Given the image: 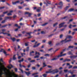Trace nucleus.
I'll list each match as a JSON object with an SVG mask.
<instances>
[{
    "mask_svg": "<svg viewBox=\"0 0 77 77\" xmlns=\"http://www.w3.org/2000/svg\"><path fill=\"white\" fill-rule=\"evenodd\" d=\"M51 69H49V71H46L45 73L46 74H49L50 73H52V74H55V73H57L59 72V70L57 69H56L52 71H51Z\"/></svg>",
    "mask_w": 77,
    "mask_h": 77,
    "instance_id": "nucleus-1",
    "label": "nucleus"
},
{
    "mask_svg": "<svg viewBox=\"0 0 77 77\" xmlns=\"http://www.w3.org/2000/svg\"><path fill=\"white\" fill-rule=\"evenodd\" d=\"M66 39H67V38H66L64 40L61 41L60 42L61 43H62V44H64V43H66V42H69L70 41H71V39L66 41Z\"/></svg>",
    "mask_w": 77,
    "mask_h": 77,
    "instance_id": "nucleus-2",
    "label": "nucleus"
},
{
    "mask_svg": "<svg viewBox=\"0 0 77 77\" xmlns=\"http://www.w3.org/2000/svg\"><path fill=\"white\" fill-rule=\"evenodd\" d=\"M72 11L77 12V9L74 10V9L73 8H71L68 10V12H72Z\"/></svg>",
    "mask_w": 77,
    "mask_h": 77,
    "instance_id": "nucleus-3",
    "label": "nucleus"
},
{
    "mask_svg": "<svg viewBox=\"0 0 77 77\" xmlns=\"http://www.w3.org/2000/svg\"><path fill=\"white\" fill-rule=\"evenodd\" d=\"M65 22H63L62 23H60L59 25V27H58V28H61V27H63V25L65 24Z\"/></svg>",
    "mask_w": 77,
    "mask_h": 77,
    "instance_id": "nucleus-4",
    "label": "nucleus"
},
{
    "mask_svg": "<svg viewBox=\"0 0 77 77\" xmlns=\"http://www.w3.org/2000/svg\"><path fill=\"white\" fill-rule=\"evenodd\" d=\"M25 15L28 14L29 15V17H31V15H32V14L30 13L29 12H26L24 14Z\"/></svg>",
    "mask_w": 77,
    "mask_h": 77,
    "instance_id": "nucleus-5",
    "label": "nucleus"
},
{
    "mask_svg": "<svg viewBox=\"0 0 77 77\" xmlns=\"http://www.w3.org/2000/svg\"><path fill=\"white\" fill-rule=\"evenodd\" d=\"M24 72L26 74L27 76H29V74H30L31 73L30 72H27L25 71H24Z\"/></svg>",
    "mask_w": 77,
    "mask_h": 77,
    "instance_id": "nucleus-6",
    "label": "nucleus"
},
{
    "mask_svg": "<svg viewBox=\"0 0 77 77\" xmlns=\"http://www.w3.org/2000/svg\"><path fill=\"white\" fill-rule=\"evenodd\" d=\"M71 60L70 59H66L63 61V62H70Z\"/></svg>",
    "mask_w": 77,
    "mask_h": 77,
    "instance_id": "nucleus-7",
    "label": "nucleus"
},
{
    "mask_svg": "<svg viewBox=\"0 0 77 77\" xmlns=\"http://www.w3.org/2000/svg\"><path fill=\"white\" fill-rule=\"evenodd\" d=\"M20 3V1H17L16 2H12V3L13 5H15V4H17V3Z\"/></svg>",
    "mask_w": 77,
    "mask_h": 77,
    "instance_id": "nucleus-8",
    "label": "nucleus"
},
{
    "mask_svg": "<svg viewBox=\"0 0 77 77\" xmlns=\"http://www.w3.org/2000/svg\"><path fill=\"white\" fill-rule=\"evenodd\" d=\"M73 48L74 46H69L68 48L66 49V50H69V48Z\"/></svg>",
    "mask_w": 77,
    "mask_h": 77,
    "instance_id": "nucleus-9",
    "label": "nucleus"
},
{
    "mask_svg": "<svg viewBox=\"0 0 77 77\" xmlns=\"http://www.w3.org/2000/svg\"><path fill=\"white\" fill-rule=\"evenodd\" d=\"M11 18H12V17H5V19L6 20L9 19H11Z\"/></svg>",
    "mask_w": 77,
    "mask_h": 77,
    "instance_id": "nucleus-10",
    "label": "nucleus"
},
{
    "mask_svg": "<svg viewBox=\"0 0 77 77\" xmlns=\"http://www.w3.org/2000/svg\"><path fill=\"white\" fill-rule=\"evenodd\" d=\"M39 45H40V43H38L37 45H34L33 46V47H34V48L35 47H38V46Z\"/></svg>",
    "mask_w": 77,
    "mask_h": 77,
    "instance_id": "nucleus-11",
    "label": "nucleus"
},
{
    "mask_svg": "<svg viewBox=\"0 0 77 77\" xmlns=\"http://www.w3.org/2000/svg\"><path fill=\"white\" fill-rule=\"evenodd\" d=\"M66 54H63V55H59L57 57H58V58H59V57H62V56H65V55H66Z\"/></svg>",
    "mask_w": 77,
    "mask_h": 77,
    "instance_id": "nucleus-12",
    "label": "nucleus"
},
{
    "mask_svg": "<svg viewBox=\"0 0 77 77\" xmlns=\"http://www.w3.org/2000/svg\"><path fill=\"white\" fill-rule=\"evenodd\" d=\"M34 53H35V52L33 51H32V52H30V56H33V55L32 54V53L33 54Z\"/></svg>",
    "mask_w": 77,
    "mask_h": 77,
    "instance_id": "nucleus-13",
    "label": "nucleus"
},
{
    "mask_svg": "<svg viewBox=\"0 0 77 77\" xmlns=\"http://www.w3.org/2000/svg\"><path fill=\"white\" fill-rule=\"evenodd\" d=\"M10 66H11V67L9 66H8L7 67L8 68L10 69H11V68H13V66H12V65L11 64H10Z\"/></svg>",
    "mask_w": 77,
    "mask_h": 77,
    "instance_id": "nucleus-14",
    "label": "nucleus"
},
{
    "mask_svg": "<svg viewBox=\"0 0 77 77\" xmlns=\"http://www.w3.org/2000/svg\"><path fill=\"white\" fill-rule=\"evenodd\" d=\"M68 54L69 55H73V54L72 53L71 51H69L68 52Z\"/></svg>",
    "mask_w": 77,
    "mask_h": 77,
    "instance_id": "nucleus-15",
    "label": "nucleus"
},
{
    "mask_svg": "<svg viewBox=\"0 0 77 77\" xmlns=\"http://www.w3.org/2000/svg\"><path fill=\"white\" fill-rule=\"evenodd\" d=\"M68 16H65L64 17H61V18L62 20H64V19H65L67 18H68Z\"/></svg>",
    "mask_w": 77,
    "mask_h": 77,
    "instance_id": "nucleus-16",
    "label": "nucleus"
},
{
    "mask_svg": "<svg viewBox=\"0 0 77 77\" xmlns=\"http://www.w3.org/2000/svg\"><path fill=\"white\" fill-rule=\"evenodd\" d=\"M69 7V6H67L64 9L65 11H67V9H68V8Z\"/></svg>",
    "mask_w": 77,
    "mask_h": 77,
    "instance_id": "nucleus-17",
    "label": "nucleus"
},
{
    "mask_svg": "<svg viewBox=\"0 0 77 77\" xmlns=\"http://www.w3.org/2000/svg\"><path fill=\"white\" fill-rule=\"evenodd\" d=\"M19 66L20 67V68H21V67H22V66H23V68H26V66L23 65L22 66V65H21V63L19 64Z\"/></svg>",
    "mask_w": 77,
    "mask_h": 77,
    "instance_id": "nucleus-18",
    "label": "nucleus"
},
{
    "mask_svg": "<svg viewBox=\"0 0 77 77\" xmlns=\"http://www.w3.org/2000/svg\"><path fill=\"white\" fill-rule=\"evenodd\" d=\"M58 5H60V6H63V2H60L59 3Z\"/></svg>",
    "mask_w": 77,
    "mask_h": 77,
    "instance_id": "nucleus-19",
    "label": "nucleus"
},
{
    "mask_svg": "<svg viewBox=\"0 0 77 77\" xmlns=\"http://www.w3.org/2000/svg\"><path fill=\"white\" fill-rule=\"evenodd\" d=\"M48 24V23H44V24L41 25V26H46V25H47V24Z\"/></svg>",
    "mask_w": 77,
    "mask_h": 77,
    "instance_id": "nucleus-20",
    "label": "nucleus"
},
{
    "mask_svg": "<svg viewBox=\"0 0 77 77\" xmlns=\"http://www.w3.org/2000/svg\"><path fill=\"white\" fill-rule=\"evenodd\" d=\"M16 56V55H14L13 56V59L14 60H16L17 59V58L15 57Z\"/></svg>",
    "mask_w": 77,
    "mask_h": 77,
    "instance_id": "nucleus-21",
    "label": "nucleus"
},
{
    "mask_svg": "<svg viewBox=\"0 0 77 77\" xmlns=\"http://www.w3.org/2000/svg\"><path fill=\"white\" fill-rule=\"evenodd\" d=\"M6 19H5V20H3V21L1 23H2V24H4V23H5V22H6Z\"/></svg>",
    "mask_w": 77,
    "mask_h": 77,
    "instance_id": "nucleus-22",
    "label": "nucleus"
},
{
    "mask_svg": "<svg viewBox=\"0 0 77 77\" xmlns=\"http://www.w3.org/2000/svg\"><path fill=\"white\" fill-rule=\"evenodd\" d=\"M8 26V25H7V24L3 25V26H2L1 27V28H4L5 27H6V26Z\"/></svg>",
    "mask_w": 77,
    "mask_h": 77,
    "instance_id": "nucleus-23",
    "label": "nucleus"
},
{
    "mask_svg": "<svg viewBox=\"0 0 77 77\" xmlns=\"http://www.w3.org/2000/svg\"><path fill=\"white\" fill-rule=\"evenodd\" d=\"M11 40H12V41L13 42H14V41H15V38H11Z\"/></svg>",
    "mask_w": 77,
    "mask_h": 77,
    "instance_id": "nucleus-24",
    "label": "nucleus"
},
{
    "mask_svg": "<svg viewBox=\"0 0 77 77\" xmlns=\"http://www.w3.org/2000/svg\"><path fill=\"white\" fill-rule=\"evenodd\" d=\"M32 33V32H26V34L27 35H29V36H31V34Z\"/></svg>",
    "mask_w": 77,
    "mask_h": 77,
    "instance_id": "nucleus-25",
    "label": "nucleus"
},
{
    "mask_svg": "<svg viewBox=\"0 0 77 77\" xmlns=\"http://www.w3.org/2000/svg\"><path fill=\"white\" fill-rule=\"evenodd\" d=\"M4 53L5 54V56H8V55H9V54H6V52L5 51H4Z\"/></svg>",
    "mask_w": 77,
    "mask_h": 77,
    "instance_id": "nucleus-26",
    "label": "nucleus"
},
{
    "mask_svg": "<svg viewBox=\"0 0 77 77\" xmlns=\"http://www.w3.org/2000/svg\"><path fill=\"white\" fill-rule=\"evenodd\" d=\"M1 30L3 32H6V29H2Z\"/></svg>",
    "mask_w": 77,
    "mask_h": 77,
    "instance_id": "nucleus-27",
    "label": "nucleus"
},
{
    "mask_svg": "<svg viewBox=\"0 0 77 77\" xmlns=\"http://www.w3.org/2000/svg\"><path fill=\"white\" fill-rule=\"evenodd\" d=\"M67 38H69V39L70 38H72V37L71 35H68L67 36Z\"/></svg>",
    "mask_w": 77,
    "mask_h": 77,
    "instance_id": "nucleus-28",
    "label": "nucleus"
},
{
    "mask_svg": "<svg viewBox=\"0 0 77 77\" xmlns=\"http://www.w3.org/2000/svg\"><path fill=\"white\" fill-rule=\"evenodd\" d=\"M58 24V23H56L54 24L53 27H55L56 26H57V25Z\"/></svg>",
    "mask_w": 77,
    "mask_h": 77,
    "instance_id": "nucleus-29",
    "label": "nucleus"
},
{
    "mask_svg": "<svg viewBox=\"0 0 77 77\" xmlns=\"http://www.w3.org/2000/svg\"><path fill=\"white\" fill-rule=\"evenodd\" d=\"M29 47H28L26 48V51H29Z\"/></svg>",
    "mask_w": 77,
    "mask_h": 77,
    "instance_id": "nucleus-30",
    "label": "nucleus"
},
{
    "mask_svg": "<svg viewBox=\"0 0 77 77\" xmlns=\"http://www.w3.org/2000/svg\"><path fill=\"white\" fill-rule=\"evenodd\" d=\"M45 56H48V57H49L50 56V54H46L44 55Z\"/></svg>",
    "mask_w": 77,
    "mask_h": 77,
    "instance_id": "nucleus-31",
    "label": "nucleus"
},
{
    "mask_svg": "<svg viewBox=\"0 0 77 77\" xmlns=\"http://www.w3.org/2000/svg\"><path fill=\"white\" fill-rule=\"evenodd\" d=\"M2 74H5V73L2 72L0 74V77H2Z\"/></svg>",
    "mask_w": 77,
    "mask_h": 77,
    "instance_id": "nucleus-32",
    "label": "nucleus"
},
{
    "mask_svg": "<svg viewBox=\"0 0 77 77\" xmlns=\"http://www.w3.org/2000/svg\"><path fill=\"white\" fill-rule=\"evenodd\" d=\"M40 59H45V57H40Z\"/></svg>",
    "mask_w": 77,
    "mask_h": 77,
    "instance_id": "nucleus-33",
    "label": "nucleus"
},
{
    "mask_svg": "<svg viewBox=\"0 0 77 77\" xmlns=\"http://www.w3.org/2000/svg\"><path fill=\"white\" fill-rule=\"evenodd\" d=\"M57 58H54L52 59L51 60H57Z\"/></svg>",
    "mask_w": 77,
    "mask_h": 77,
    "instance_id": "nucleus-34",
    "label": "nucleus"
},
{
    "mask_svg": "<svg viewBox=\"0 0 77 77\" xmlns=\"http://www.w3.org/2000/svg\"><path fill=\"white\" fill-rule=\"evenodd\" d=\"M39 56L38 55H36L34 57V58H39Z\"/></svg>",
    "mask_w": 77,
    "mask_h": 77,
    "instance_id": "nucleus-35",
    "label": "nucleus"
},
{
    "mask_svg": "<svg viewBox=\"0 0 77 77\" xmlns=\"http://www.w3.org/2000/svg\"><path fill=\"white\" fill-rule=\"evenodd\" d=\"M38 54V55H40V54L39 53V52H38L37 51L35 52V55H36V54Z\"/></svg>",
    "mask_w": 77,
    "mask_h": 77,
    "instance_id": "nucleus-36",
    "label": "nucleus"
},
{
    "mask_svg": "<svg viewBox=\"0 0 77 77\" xmlns=\"http://www.w3.org/2000/svg\"><path fill=\"white\" fill-rule=\"evenodd\" d=\"M38 74V72L34 73L32 74V75H36V74Z\"/></svg>",
    "mask_w": 77,
    "mask_h": 77,
    "instance_id": "nucleus-37",
    "label": "nucleus"
},
{
    "mask_svg": "<svg viewBox=\"0 0 77 77\" xmlns=\"http://www.w3.org/2000/svg\"><path fill=\"white\" fill-rule=\"evenodd\" d=\"M32 70H35L36 69V68L35 67H32Z\"/></svg>",
    "mask_w": 77,
    "mask_h": 77,
    "instance_id": "nucleus-38",
    "label": "nucleus"
},
{
    "mask_svg": "<svg viewBox=\"0 0 77 77\" xmlns=\"http://www.w3.org/2000/svg\"><path fill=\"white\" fill-rule=\"evenodd\" d=\"M35 62V60H32L31 61H30V62L31 63H33V62Z\"/></svg>",
    "mask_w": 77,
    "mask_h": 77,
    "instance_id": "nucleus-39",
    "label": "nucleus"
},
{
    "mask_svg": "<svg viewBox=\"0 0 77 77\" xmlns=\"http://www.w3.org/2000/svg\"><path fill=\"white\" fill-rule=\"evenodd\" d=\"M72 68V65H70L68 67L69 69H71V68Z\"/></svg>",
    "mask_w": 77,
    "mask_h": 77,
    "instance_id": "nucleus-40",
    "label": "nucleus"
},
{
    "mask_svg": "<svg viewBox=\"0 0 77 77\" xmlns=\"http://www.w3.org/2000/svg\"><path fill=\"white\" fill-rule=\"evenodd\" d=\"M4 51H5V50L3 49H1V50H0V52H2L3 51L4 52Z\"/></svg>",
    "mask_w": 77,
    "mask_h": 77,
    "instance_id": "nucleus-41",
    "label": "nucleus"
},
{
    "mask_svg": "<svg viewBox=\"0 0 77 77\" xmlns=\"http://www.w3.org/2000/svg\"><path fill=\"white\" fill-rule=\"evenodd\" d=\"M18 8L19 9H23V7H22L20 6H18Z\"/></svg>",
    "mask_w": 77,
    "mask_h": 77,
    "instance_id": "nucleus-42",
    "label": "nucleus"
},
{
    "mask_svg": "<svg viewBox=\"0 0 77 77\" xmlns=\"http://www.w3.org/2000/svg\"><path fill=\"white\" fill-rule=\"evenodd\" d=\"M41 33H42V34H45V32L42 31L41 32Z\"/></svg>",
    "mask_w": 77,
    "mask_h": 77,
    "instance_id": "nucleus-43",
    "label": "nucleus"
},
{
    "mask_svg": "<svg viewBox=\"0 0 77 77\" xmlns=\"http://www.w3.org/2000/svg\"><path fill=\"white\" fill-rule=\"evenodd\" d=\"M47 2L48 4H49V5H50L51 4V2L50 1H47Z\"/></svg>",
    "mask_w": 77,
    "mask_h": 77,
    "instance_id": "nucleus-44",
    "label": "nucleus"
},
{
    "mask_svg": "<svg viewBox=\"0 0 77 77\" xmlns=\"http://www.w3.org/2000/svg\"><path fill=\"white\" fill-rule=\"evenodd\" d=\"M62 6H63L61 5L60 6H58V8H59V9H61L62 8Z\"/></svg>",
    "mask_w": 77,
    "mask_h": 77,
    "instance_id": "nucleus-45",
    "label": "nucleus"
},
{
    "mask_svg": "<svg viewBox=\"0 0 77 77\" xmlns=\"http://www.w3.org/2000/svg\"><path fill=\"white\" fill-rule=\"evenodd\" d=\"M7 15L8 16H10V15H12V14H11V13H10L7 14Z\"/></svg>",
    "mask_w": 77,
    "mask_h": 77,
    "instance_id": "nucleus-46",
    "label": "nucleus"
},
{
    "mask_svg": "<svg viewBox=\"0 0 77 77\" xmlns=\"http://www.w3.org/2000/svg\"><path fill=\"white\" fill-rule=\"evenodd\" d=\"M72 26V25L71 24H70L69 26V29H71V26Z\"/></svg>",
    "mask_w": 77,
    "mask_h": 77,
    "instance_id": "nucleus-47",
    "label": "nucleus"
},
{
    "mask_svg": "<svg viewBox=\"0 0 77 77\" xmlns=\"http://www.w3.org/2000/svg\"><path fill=\"white\" fill-rule=\"evenodd\" d=\"M43 76L44 77H47V74H44L43 75Z\"/></svg>",
    "mask_w": 77,
    "mask_h": 77,
    "instance_id": "nucleus-48",
    "label": "nucleus"
},
{
    "mask_svg": "<svg viewBox=\"0 0 77 77\" xmlns=\"http://www.w3.org/2000/svg\"><path fill=\"white\" fill-rule=\"evenodd\" d=\"M36 11L37 12H40V9H37L36 10Z\"/></svg>",
    "mask_w": 77,
    "mask_h": 77,
    "instance_id": "nucleus-49",
    "label": "nucleus"
},
{
    "mask_svg": "<svg viewBox=\"0 0 77 77\" xmlns=\"http://www.w3.org/2000/svg\"><path fill=\"white\" fill-rule=\"evenodd\" d=\"M2 70H3L4 72H6V70H5V68H4L3 69H2Z\"/></svg>",
    "mask_w": 77,
    "mask_h": 77,
    "instance_id": "nucleus-50",
    "label": "nucleus"
},
{
    "mask_svg": "<svg viewBox=\"0 0 77 77\" xmlns=\"http://www.w3.org/2000/svg\"><path fill=\"white\" fill-rule=\"evenodd\" d=\"M48 44L49 45H51V41H50L49 42H48Z\"/></svg>",
    "mask_w": 77,
    "mask_h": 77,
    "instance_id": "nucleus-51",
    "label": "nucleus"
},
{
    "mask_svg": "<svg viewBox=\"0 0 77 77\" xmlns=\"http://www.w3.org/2000/svg\"><path fill=\"white\" fill-rule=\"evenodd\" d=\"M64 72H68V70L66 69V70H64Z\"/></svg>",
    "mask_w": 77,
    "mask_h": 77,
    "instance_id": "nucleus-52",
    "label": "nucleus"
},
{
    "mask_svg": "<svg viewBox=\"0 0 77 77\" xmlns=\"http://www.w3.org/2000/svg\"><path fill=\"white\" fill-rule=\"evenodd\" d=\"M2 2H3V3H4V2H6V0H2L1 1Z\"/></svg>",
    "mask_w": 77,
    "mask_h": 77,
    "instance_id": "nucleus-53",
    "label": "nucleus"
},
{
    "mask_svg": "<svg viewBox=\"0 0 77 77\" xmlns=\"http://www.w3.org/2000/svg\"><path fill=\"white\" fill-rule=\"evenodd\" d=\"M73 69H77V66H74L73 68Z\"/></svg>",
    "mask_w": 77,
    "mask_h": 77,
    "instance_id": "nucleus-54",
    "label": "nucleus"
},
{
    "mask_svg": "<svg viewBox=\"0 0 77 77\" xmlns=\"http://www.w3.org/2000/svg\"><path fill=\"white\" fill-rule=\"evenodd\" d=\"M60 43H58L56 44V46H57V45H60Z\"/></svg>",
    "mask_w": 77,
    "mask_h": 77,
    "instance_id": "nucleus-55",
    "label": "nucleus"
},
{
    "mask_svg": "<svg viewBox=\"0 0 77 77\" xmlns=\"http://www.w3.org/2000/svg\"><path fill=\"white\" fill-rule=\"evenodd\" d=\"M19 69L20 70V71H21V72H22V73H23V70H22V69Z\"/></svg>",
    "mask_w": 77,
    "mask_h": 77,
    "instance_id": "nucleus-56",
    "label": "nucleus"
},
{
    "mask_svg": "<svg viewBox=\"0 0 77 77\" xmlns=\"http://www.w3.org/2000/svg\"><path fill=\"white\" fill-rule=\"evenodd\" d=\"M62 37H63V35L62 34L60 35V38H62Z\"/></svg>",
    "mask_w": 77,
    "mask_h": 77,
    "instance_id": "nucleus-57",
    "label": "nucleus"
},
{
    "mask_svg": "<svg viewBox=\"0 0 77 77\" xmlns=\"http://www.w3.org/2000/svg\"><path fill=\"white\" fill-rule=\"evenodd\" d=\"M14 26L15 27H18V24H16L14 25Z\"/></svg>",
    "mask_w": 77,
    "mask_h": 77,
    "instance_id": "nucleus-58",
    "label": "nucleus"
},
{
    "mask_svg": "<svg viewBox=\"0 0 77 77\" xmlns=\"http://www.w3.org/2000/svg\"><path fill=\"white\" fill-rule=\"evenodd\" d=\"M36 9H37V8L36 7H33V10H36Z\"/></svg>",
    "mask_w": 77,
    "mask_h": 77,
    "instance_id": "nucleus-59",
    "label": "nucleus"
},
{
    "mask_svg": "<svg viewBox=\"0 0 77 77\" xmlns=\"http://www.w3.org/2000/svg\"><path fill=\"white\" fill-rule=\"evenodd\" d=\"M29 45L28 44H27V43H25V46H28V45Z\"/></svg>",
    "mask_w": 77,
    "mask_h": 77,
    "instance_id": "nucleus-60",
    "label": "nucleus"
},
{
    "mask_svg": "<svg viewBox=\"0 0 77 77\" xmlns=\"http://www.w3.org/2000/svg\"><path fill=\"white\" fill-rule=\"evenodd\" d=\"M46 41V40H43L42 41V42H43V43H45V42Z\"/></svg>",
    "mask_w": 77,
    "mask_h": 77,
    "instance_id": "nucleus-61",
    "label": "nucleus"
},
{
    "mask_svg": "<svg viewBox=\"0 0 77 77\" xmlns=\"http://www.w3.org/2000/svg\"><path fill=\"white\" fill-rule=\"evenodd\" d=\"M42 69H43V68H42V67L40 68L39 69L40 71H42Z\"/></svg>",
    "mask_w": 77,
    "mask_h": 77,
    "instance_id": "nucleus-62",
    "label": "nucleus"
},
{
    "mask_svg": "<svg viewBox=\"0 0 77 77\" xmlns=\"http://www.w3.org/2000/svg\"><path fill=\"white\" fill-rule=\"evenodd\" d=\"M5 8V7H0V9H4Z\"/></svg>",
    "mask_w": 77,
    "mask_h": 77,
    "instance_id": "nucleus-63",
    "label": "nucleus"
},
{
    "mask_svg": "<svg viewBox=\"0 0 77 77\" xmlns=\"http://www.w3.org/2000/svg\"><path fill=\"white\" fill-rule=\"evenodd\" d=\"M14 69H15V71L16 72H17V71L18 70V69H17V68H15Z\"/></svg>",
    "mask_w": 77,
    "mask_h": 77,
    "instance_id": "nucleus-64",
    "label": "nucleus"
}]
</instances>
